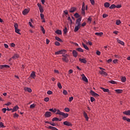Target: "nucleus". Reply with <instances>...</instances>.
<instances>
[{"instance_id":"obj_1","label":"nucleus","mask_w":130,"mask_h":130,"mask_svg":"<svg viewBox=\"0 0 130 130\" xmlns=\"http://www.w3.org/2000/svg\"><path fill=\"white\" fill-rule=\"evenodd\" d=\"M82 21V17H80L79 18L76 20V26L74 28V32H78L81 28V21Z\"/></svg>"},{"instance_id":"obj_2","label":"nucleus","mask_w":130,"mask_h":130,"mask_svg":"<svg viewBox=\"0 0 130 130\" xmlns=\"http://www.w3.org/2000/svg\"><path fill=\"white\" fill-rule=\"evenodd\" d=\"M62 56L63 57L62 58V60H63V61L68 63V62H69V61H70V59H69V58H70V55L67 54H63L62 55Z\"/></svg>"},{"instance_id":"obj_3","label":"nucleus","mask_w":130,"mask_h":130,"mask_svg":"<svg viewBox=\"0 0 130 130\" xmlns=\"http://www.w3.org/2000/svg\"><path fill=\"white\" fill-rule=\"evenodd\" d=\"M18 27H19V25L17 23H15L14 24V28H15L16 33H17V34H19V35H21V32H20V31H21V30L18 28Z\"/></svg>"},{"instance_id":"obj_4","label":"nucleus","mask_w":130,"mask_h":130,"mask_svg":"<svg viewBox=\"0 0 130 130\" xmlns=\"http://www.w3.org/2000/svg\"><path fill=\"white\" fill-rule=\"evenodd\" d=\"M66 52H67V50L63 49L55 52V55H58V54H63V53H66Z\"/></svg>"},{"instance_id":"obj_5","label":"nucleus","mask_w":130,"mask_h":130,"mask_svg":"<svg viewBox=\"0 0 130 130\" xmlns=\"http://www.w3.org/2000/svg\"><path fill=\"white\" fill-rule=\"evenodd\" d=\"M81 10V14L83 15V16H85L86 13H85V3L84 2L83 3Z\"/></svg>"},{"instance_id":"obj_6","label":"nucleus","mask_w":130,"mask_h":130,"mask_svg":"<svg viewBox=\"0 0 130 130\" xmlns=\"http://www.w3.org/2000/svg\"><path fill=\"white\" fill-rule=\"evenodd\" d=\"M63 124L67 125V126H73V124L70 121H65L63 122Z\"/></svg>"},{"instance_id":"obj_7","label":"nucleus","mask_w":130,"mask_h":130,"mask_svg":"<svg viewBox=\"0 0 130 130\" xmlns=\"http://www.w3.org/2000/svg\"><path fill=\"white\" fill-rule=\"evenodd\" d=\"M99 73L102 75V76H105V77H107V76H108V74H107V73H106L105 71H99Z\"/></svg>"},{"instance_id":"obj_8","label":"nucleus","mask_w":130,"mask_h":130,"mask_svg":"<svg viewBox=\"0 0 130 130\" xmlns=\"http://www.w3.org/2000/svg\"><path fill=\"white\" fill-rule=\"evenodd\" d=\"M90 94H91L92 96H94L95 97H99V94H98L93 90L90 91Z\"/></svg>"},{"instance_id":"obj_9","label":"nucleus","mask_w":130,"mask_h":130,"mask_svg":"<svg viewBox=\"0 0 130 130\" xmlns=\"http://www.w3.org/2000/svg\"><path fill=\"white\" fill-rule=\"evenodd\" d=\"M82 79L84 82H86V83H88V79L85 76V74H83L81 75Z\"/></svg>"},{"instance_id":"obj_10","label":"nucleus","mask_w":130,"mask_h":130,"mask_svg":"<svg viewBox=\"0 0 130 130\" xmlns=\"http://www.w3.org/2000/svg\"><path fill=\"white\" fill-rule=\"evenodd\" d=\"M101 89L103 90V91L105 93H110V91L108 88H104V87H101Z\"/></svg>"},{"instance_id":"obj_11","label":"nucleus","mask_w":130,"mask_h":130,"mask_svg":"<svg viewBox=\"0 0 130 130\" xmlns=\"http://www.w3.org/2000/svg\"><path fill=\"white\" fill-rule=\"evenodd\" d=\"M30 78H32V79H35V78L36 77V74L35 73V72L32 71L31 72V73L30 74Z\"/></svg>"},{"instance_id":"obj_12","label":"nucleus","mask_w":130,"mask_h":130,"mask_svg":"<svg viewBox=\"0 0 130 130\" xmlns=\"http://www.w3.org/2000/svg\"><path fill=\"white\" fill-rule=\"evenodd\" d=\"M45 117H50V116H51V112H46L45 113Z\"/></svg>"},{"instance_id":"obj_13","label":"nucleus","mask_w":130,"mask_h":130,"mask_svg":"<svg viewBox=\"0 0 130 130\" xmlns=\"http://www.w3.org/2000/svg\"><path fill=\"white\" fill-rule=\"evenodd\" d=\"M72 54H73L74 57H77V56H78V52H77V51H76L75 50H74L73 51Z\"/></svg>"},{"instance_id":"obj_14","label":"nucleus","mask_w":130,"mask_h":130,"mask_svg":"<svg viewBox=\"0 0 130 130\" xmlns=\"http://www.w3.org/2000/svg\"><path fill=\"white\" fill-rule=\"evenodd\" d=\"M79 61L82 62V63H87V60L85 58H79Z\"/></svg>"},{"instance_id":"obj_15","label":"nucleus","mask_w":130,"mask_h":130,"mask_svg":"<svg viewBox=\"0 0 130 130\" xmlns=\"http://www.w3.org/2000/svg\"><path fill=\"white\" fill-rule=\"evenodd\" d=\"M77 11V8L72 7L70 10V13H74V12H76Z\"/></svg>"},{"instance_id":"obj_16","label":"nucleus","mask_w":130,"mask_h":130,"mask_svg":"<svg viewBox=\"0 0 130 130\" xmlns=\"http://www.w3.org/2000/svg\"><path fill=\"white\" fill-rule=\"evenodd\" d=\"M18 109H19V107L16 105L15 107H14L12 109V112H15L17 111Z\"/></svg>"},{"instance_id":"obj_17","label":"nucleus","mask_w":130,"mask_h":130,"mask_svg":"<svg viewBox=\"0 0 130 130\" xmlns=\"http://www.w3.org/2000/svg\"><path fill=\"white\" fill-rule=\"evenodd\" d=\"M28 13H29V10H28L27 9H24V11L22 12V14L24 16L27 15V14H28Z\"/></svg>"},{"instance_id":"obj_18","label":"nucleus","mask_w":130,"mask_h":130,"mask_svg":"<svg viewBox=\"0 0 130 130\" xmlns=\"http://www.w3.org/2000/svg\"><path fill=\"white\" fill-rule=\"evenodd\" d=\"M83 115L87 121L89 120V117H88V115L85 113V112H84Z\"/></svg>"},{"instance_id":"obj_19","label":"nucleus","mask_w":130,"mask_h":130,"mask_svg":"<svg viewBox=\"0 0 130 130\" xmlns=\"http://www.w3.org/2000/svg\"><path fill=\"white\" fill-rule=\"evenodd\" d=\"M63 118H67V117H69V114L68 113H62V115H61Z\"/></svg>"},{"instance_id":"obj_20","label":"nucleus","mask_w":130,"mask_h":130,"mask_svg":"<svg viewBox=\"0 0 130 130\" xmlns=\"http://www.w3.org/2000/svg\"><path fill=\"white\" fill-rule=\"evenodd\" d=\"M115 91L117 94H121L123 92L122 89H116Z\"/></svg>"},{"instance_id":"obj_21","label":"nucleus","mask_w":130,"mask_h":130,"mask_svg":"<svg viewBox=\"0 0 130 130\" xmlns=\"http://www.w3.org/2000/svg\"><path fill=\"white\" fill-rule=\"evenodd\" d=\"M117 42H118V43H119V44H121V45H124V42H122L118 39H117Z\"/></svg>"},{"instance_id":"obj_22","label":"nucleus","mask_w":130,"mask_h":130,"mask_svg":"<svg viewBox=\"0 0 130 130\" xmlns=\"http://www.w3.org/2000/svg\"><path fill=\"white\" fill-rule=\"evenodd\" d=\"M24 91H27L28 93H31L32 92V89L29 87L24 88Z\"/></svg>"},{"instance_id":"obj_23","label":"nucleus","mask_w":130,"mask_h":130,"mask_svg":"<svg viewBox=\"0 0 130 130\" xmlns=\"http://www.w3.org/2000/svg\"><path fill=\"white\" fill-rule=\"evenodd\" d=\"M123 114H125V115L130 116V110L123 112Z\"/></svg>"},{"instance_id":"obj_24","label":"nucleus","mask_w":130,"mask_h":130,"mask_svg":"<svg viewBox=\"0 0 130 130\" xmlns=\"http://www.w3.org/2000/svg\"><path fill=\"white\" fill-rule=\"evenodd\" d=\"M62 112L60 111L59 109L57 110V112H56V114L58 115H61L62 114Z\"/></svg>"},{"instance_id":"obj_25","label":"nucleus","mask_w":130,"mask_h":130,"mask_svg":"<svg viewBox=\"0 0 130 130\" xmlns=\"http://www.w3.org/2000/svg\"><path fill=\"white\" fill-rule=\"evenodd\" d=\"M19 56L18 54H15L13 56H12L13 59H17V58H19Z\"/></svg>"},{"instance_id":"obj_26","label":"nucleus","mask_w":130,"mask_h":130,"mask_svg":"<svg viewBox=\"0 0 130 130\" xmlns=\"http://www.w3.org/2000/svg\"><path fill=\"white\" fill-rule=\"evenodd\" d=\"M48 128H49V129H52V130H58L55 127H53L52 126H49V127H48Z\"/></svg>"},{"instance_id":"obj_27","label":"nucleus","mask_w":130,"mask_h":130,"mask_svg":"<svg viewBox=\"0 0 130 130\" xmlns=\"http://www.w3.org/2000/svg\"><path fill=\"white\" fill-rule=\"evenodd\" d=\"M104 7L105 8H109V7H110V4L108 2H106L104 4Z\"/></svg>"},{"instance_id":"obj_28","label":"nucleus","mask_w":130,"mask_h":130,"mask_svg":"<svg viewBox=\"0 0 130 130\" xmlns=\"http://www.w3.org/2000/svg\"><path fill=\"white\" fill-rule=\"evenodd\" d=\"M49 111H51V112H53L54 113H55V112H57V110L56 109H53V108H52V109H49Z\"/></svg>"},{"instance_id":"obj_29","label":"nucleus","mask_w":130,"mask_h":130,"mask_svg":"<svg viewBox=\"0 0 130 130\" xmlns=\"http://www.w3.org/2000/svg\"><path fill=\"white\" fill-rule=\"evenodd\" d=\"M55 33L56 34H58V35H61V34H62L61 30H60L59 29H57V30H56Z\"/></svg>"},{"instance_id":"obj_30","label":"nucleus","mask_w":130,"mask_h":130,"mask_svg":"<svg viewBox=\"0 0 130 130\" xmlns=\"http://www.w3.org/2000/svg\"><path fill=\"white\" fill-rule=\"evenodd\" d=\"M95 35H96V36H100L101 37L102 35H103V32H95Z\"/></svg>"},{"instance_id":"obj_31","label":"nucleus","mask_w":130,"mask_h":130,"mask_svg":"<svg viewBox=\"0 0 130 130\" xmlns=\"http://www.w3.org/2000/svg\"><path fill=\"white\" fill-rule=\"evenodd\" d=\"M59 120V119H58V118L57 117H54L52 119V121H58V120ZM61 120H59V121H60Z\"/></svg>"},{"instance_id":"obj_32","label":"nucleus","mask_w":130,"mask_h":130,"mask_svg":"<svg viewBox=\"0 0 130 130\" xmlns=\"http://www.w3.org/2000/svg\"><path fill=\"white\" fill-rule=\"evenodd\" d=\"M76 50L77 51H79V52H84V50H83V49H82V48H76Z\"/></svg>"},{"instance_id":"obj_33","label":"nucleus","mask_w":130,"mask_h":130,"mask_svg":"<svg viewBox=\"0 0 130 130\" xmlns=\"http://www.w3.org/2000/svg\"><path fill=\"white\" fill-rule=\"evenodd\" d=\"M121 80L122 83H124L126 81V78H125V77H122L121 78Z\"/></svg>"},{"instance_id":"obj_34","label":"nucleus","mask_w":130,"mask_h":130,"mask_svg":"<svg viewBox=\"0 0 130 130\" xmlns=\"http://www.w3.org/2000/svg\"><path fill=\"white\" fill-rule=\"evenodd\" d=\"M32 22H33V20L32 19H30V21L28 22V24L30 26V27H31V28H33V25H32Z\"/></svg>"},{"instance_id":"obj_35","label":"nucleus","mask_w":130,"mask_h":130,"mask_svg":"<svg viewBox=\"0 0 130 130\" xmlns=\"http://www.w3.org/2000/svg\"><path fill=\"white\" fill-rule=\"evenodd\" d=\"M55 39L57 40V41H59V42H62V40L58 37H55Z\"/></svg>"},{"instance_id":"obj_36","label":"nucleus","mask_w":130,"mask_h":130,"mask_svg":"<svg viewBox=\"0 0 130 130\" xmlns=\"http://www.w3.org/2000/svg\"><path fill=\"white\" fill-rule=\"evenodd\" d=\"M68 21H70V25H73V20H72V19L71 18V17H68Z\"/></svg>"},{"instance_id":"obj_37","label":"nucleus","mask_w":130,"mask_h":130,"mask_svg":"<svg viewBox=\"0 0 130 130\" xmlns=\"http://www.w3.org/2000/svg\"><path fill=\"white\" fill-rule=\"evenodd\" d=\"M82 46H83L84 48L86 49V50H89V48H88V46L87 45H85V44L82 43Z\"/></svg>"},{"instance_id":"obj_38","label":"nucleus","mask_w":130,"mask_h":130,"mask_svg":"<svg viewBox=\"0 0 130 130\" xmlns=\"http://www.w3.org/2000/svg\"><path fill=\"white\" fill-rule=\"evenodd\" d=\"M115 8H116V5L113 4L110 6V7H109V9H115Z\"/></svg>"},{"instance_id":"obj_39","label":"nucleus","mask_w":130,"mask_h":130,"mask_svg":"<svg viewBox=\"0 0 130 130\" xmlns=\"http://www.w3.org/2000/svg\"><path fill=\"white\" fill-rule=\"evenodd\" d=\"M40 28L41 30L42 31L43 34H44L45 33V29H44V27H43V26H42V25L40 26Z\"/></svg>"},{"instance_id":"obj_40","label":"nucleus","mask_w":130,"mask_h":130,"mask_svg":"<svg viewBox=\"0 0 130 130\" xmlns=\"http://www.w3.org/2000/svg\"><path fill=\"white\" fill-rule=\"evenodd\" d=\"M57 85L59 89H61L62 88V86H61V84H60V82H58Z\"/></svg>"},{"instance_id":"obj_41","label":"nucleus","mask_w":130,"mask_h":130,"mask_svg":"<svg viewBox=\"0 0 130 130\" xmlns=\"http://www.w3.org/2000/svg\"><path fill=\"white\" fill-rule=\"evenodd\" d=\"M121 24V21L120 20H117L116 21V25H120Z\"/></svg>"},{"instance_id":"obj_42","label":"nucleus","mask_w":130,"mask_h":130,"mask_svg":"<svg viewBox=\"0 0 130 130\" xmlns=\"http://www.w3.org/2000/svg\"><path fill=\"white\" fill-rule=\"evenodd\" d=\"M39 10H40V12L41 14H42V13H43V12H44V10L43 9V7H40L39 8Z\"/></svg>"},{"instance_id":"obj_43","label":"nucleus","mask_w":130,"mask_h":130,"mask_svg":"<svg viewBox=\"0 0 130 130\" xmlns=\"http://www.w3.org/2000/svg\"><path fill=\"white\" fill-rule=\"evenodd\" d=\"M64 110L66 112H70V108H65Z\"/></svg>"},{"instance_id":"obj_44","label":"nucleus","mask_w":130,"mask_h":130,"mask_svg":"<svg viewBox=\"0 0 130 130\" xmlns=\"http://www.w3.org/2000/svg\"><path fill=\"white\" fill-rule=\"evenodd\" d=\"M63 31L64 32V34H66L67 33H68V28L65 27Z\"/></svg>"},{"instance_id":"obj_45","label":"nucleus","mask_w":130,"mask_h":130,"mask_svg":"<svg viewBox=\"0 0 130 130\" xmlns=\"http://www.w3.org/2000/svg\"><path fill=\"white\" fill-rule=\"evenodd\" d=\"M89 2H90V3L92 6H94L95 5V1L94 0H89Z\"/></svg>"},{"instance_id":"obj_46","label":"nucleus","mask_w":130,"mask_h":130,"mask_svg":"<svg viewBox=\"0 0 130 130\" xmlns=\"http://www.w3.org/2000/svg\"><path fill=\"white\" fill-rule=\"evenodd\" d=\"M74 17H75V18H79V17H80V15H79V13H76L74 14Z\"/></svg>"},{"instance_id":"obj_47","label":"nucleus","mask_w":130,"mask_h":130,"mask_svg":"<svg viewBox=\"0 0 130 130\" xmlns=\"http://www.w3.org/2000/svg\"><path fill=\"white\" fill-rule=\"evenodd\" d=\"M55 45H56V46H59L60 45V43H59V42L56 41L55 42Z\"/></svg>"},{"instance_id":"obj_48","label":"nucleus","mask_w":130,"mask_h":130,"mask_svg":"<svg viewBox=\"0 0 130 130\" xmlns=\"http://www.w3.org/2000/svg\"><path fill=\"white\" fill-rule=\"evenodd\" d=\"M13 117H14V118L19 117V115L15 113L13 115Z\"/></svg>"},{"instance_id":"obj_49","label":"nucleus","mask_w":130,"mask_h":130,"mask_svg":"<svg viewBox=\"0 0 130 130\" xmlns=\"http://www.w3.org/2000/svg\"><path fill=\"white\" fill-rule=\"evenodd\" d=\"M73 100H74V97L71 96L69 98V102H72Z\"/></svg>"},{"instance_id":"obj_50","label":"nucleus","mask_w":130,"mask_h":130,"mask_svg":"<svg viewBox=\"0 0 130 130\" xmlns=\"http://www.w3.org/2000/svg\"><path fill=\"white\" fill-rule=\"evenodd\" d=\"M50 125H52V126H55L56 124L54 122H50Z\"/></svg>"},{"instance_id":"obj_51","label":"nucleus","mask_w":130,"mask_h":130,"mask_svg":"<svg viewBox=\"0 0 130 130\" xmlns=\"http://www.w3.org/2000/svg\"><path fill=\"white\" fill-rule=\"evenodd\" d=\"M0 127H5V125H4V123H3V122H0Z\"/></svg>"},{"instance_id":"obj_52","label":"nucleus","mask_w":130,"mask_h":130,"mask_svg":"<svg viewBox=\"0 0 130 130\" xmlns=\"http://www.w3.org/2000/svg\"><path fill=\"white\" fill-rule=\"evenodd\" d=\"M45 102H48L49 101V98H45L44 99Z\"/></svg>"},{"instance_id":"obj_53","label":"nucleus","mask_w":130,"mask_h":130,"mask_svg":"<svg viewBox=\"0 0 130 130\" xmlns=\"http://www.w3.org/2000/svg\"><path fill=\"white\" fill-rule=\"evenodd\" d=\"M113 62V63H117L118 62V59H114Z\"/></svg>"},{"instance_id":"obj_54","label":"nucleus","mask_w":130,"mask_h":130,"mask_svg":"<svg viewBox=\"0 0 130 130\" xmlns=\"http://www.w3.org/2000/svg\"><path fill=\"white\" fill-rule=\"evenodd\" d=\"M63 94L64 95H68V91L66 90H63Z\"/></svg>"},{"instance_id":"obj_55","label":"nucleus","mask_w":130,"mask_h":130,"mask_svg":"<svg viewBox=\"0 0 130 130\" xmlns=\"http://www.w3.org/2000/svg\"><path fill=\"white\" fill-rule=\"evenodd\" d=\"M40 17H41V19H44V14H42V13H41L40 14Z\"/></svg>"},{"instance_id":"obj_56","label":"nucleus","mask_w":130,"mask_h":130,"mask_svg":"<svg viewBox=\"0 0 130 130\" xmlns=\"http://www.w3.org/2000/svg\"><path fill=\"white\" fill-rule=\"evenodd\" d=\"M47 94H48V95H51V94H52V91L51 90H49L47 91Z\"/></svg>"},{"instance_id":"obj_57","label":"nucleus","mask_w":130,"mask_h":130,"mask_svg":"<svg viewBox=\"0 0 130 130\" xmlns=\"http://www.w3.org/2000/svg\"><path fill=\"white\" fill-rule=\"evenodd\" d=\"M110 83L111 84H116V82H115V81H113V80H111L110 81Z\"/></svg>"},{"instance_id":"obj_58","label":"nucleus","mask_w":130,"mask_h":130,"mask_svg":"<svg viewBox=\"0 0 130 130\" xmlns=\"http://www.w3.org/2000/svg\"><path fill=\"white\" fill-rule=\"evenodd\" d=\"M73 72L74 71H73V70H72V69L69 70V75H71V74H73Z\"/></svg>"},{"instance_id":"obj_59","label":"nucleus","mask_w":130,"mask_h":130,"mask_svg":"<svg viewBox=\"0 0 130 130\" xmlns=\"http://www.w3.org/2000/svg\"><path fill=\"white\" fill-rule=\"evenodd\" d=\"M90 101H91V102H93V101H95V98H94L93 97H91Z\"/></svg>"},{"instance_id":"obj_60","label":"nucleus","mask_w":130,"mask_h":130,"mask_svg":"<svg viewBox=\"0 0 130 130\" xmlns=\"http://www.w3.org/2000/svg\"><path fill=\"white\" fill-rule=\"evenodd\" d=\"M35 106H36L35 104H31L30 106V108H35Z\"/></svg>"},{"instance_id":"obj_61","label":"nucleus","mask_w":130,"mask_h":130,"mask_svg":"<svg viewBox=\"0 0 130 130\" xmlns=\"http://www.w3.org/2000/svg\"><path fill=\"white\" fill-rule=\"evenodd\" d=\"M2 111H3V113H5L7 111V108L2 109Z\"/></svg>"},{"instance_id":"obj_62","label":"nucleus","mask_w":130,"mask_h":130,"mask_svg":"<svg viewBox=\"0 0 130 130\" xmlns=\"http://www.w3.org/2000/svg\"><path fill=\"white\" fill-rule=\"evenodd\" d=\"M107 17H108V15H107L106 14H104L103 15V18H107Z\"/></svg>"},{"instance_id":"obj_63","label":"nucleus","mask_w":130,"mask_h":130,"mask_svg":"<svg viewBox=\"0 0 130 130\" xmlns=\"http://www.w3.org/2000/svg\"><path fill=\"white\" fill-rule=\"evenodd\" d=\"M96 54H97V55H100V54H101V52L99 51H97L96 52Z\"/></svg>"},{"instance_id":"obj_64","label":"nucleus","mask_w":130,"mask_h":130,"mask_svg":"<svg viewBox=\"0 0 130 130\" xmlns=\"http://www.w3.org/2000/svg\"><path fill=\"white\" fill-rule=\"evenodd\" d=\"M116 8H117V9H120V8H121V5L116 6Z\"/></svg>"}]
</instances>
